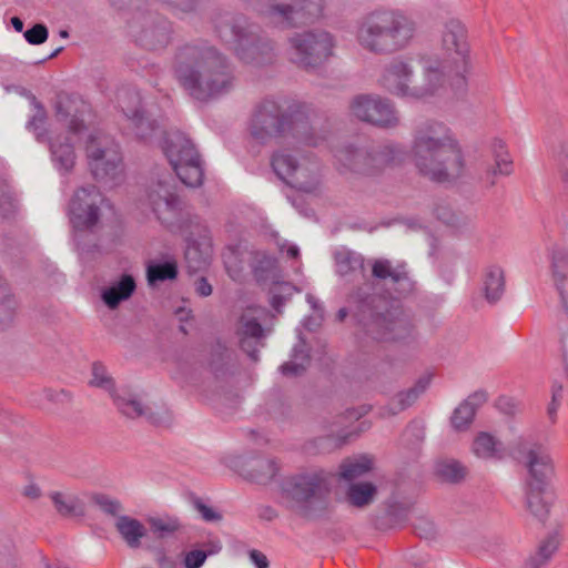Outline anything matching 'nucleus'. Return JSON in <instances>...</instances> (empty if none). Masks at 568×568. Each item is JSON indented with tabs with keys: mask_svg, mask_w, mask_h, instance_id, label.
I'll use <instances>...</instances> for the list:
<instances>
[{
	"mask_svg": "<svg viewBox=\"0 0 568 568\" xmlns=\"http://www.w3.org/2000/svg\"><path fill=\"white\" fill-rule=\"evenodd\" d=\"M278 466L275 459L255 457L244 464L243 476L256 484H267L277 474Z\"/></svg>",
	"mask_w": 568,
	"mask_h": 568,
	"instance_id": "obj_30",
	"label": "nucleus"
},
{
	"mask_svg": "<svg viewBox=\"0 0 568 568\" xmlns=\"http://www.w3.org/2000/svg\"><path fill=\"white\" fill-rule=\"evenodd\" d=\"M148 521L152 532L160 538H164L174 534L181 527L180 521L176 518L171 517H151Z\"/></svg>",
	"mask_w": 568,
	"mask_h": 568,
	"instance_id": "obj_53",
	"label": "nucleus"
},
{
	"mask_svg": "<svg viewBox=\"0 0 568 568\" xmlns=\"http://www.w3.org/2000/svg\"><path fill=\"white\" fill-rule=\"evenodd\" d=\"M333 476L325 470L302 473L287 478L282 485L286 507L306 520L325 517L332 507Z\"/></svg>",
	"mask_w": 568,
	"mask_h": 568,
	"instance_id": "obj_8",
	"label": "nucleus"
},
{
	"mask_svg": "<svg viewBox=\"0 0 568 568\" xmlns=\"http://www.w3.org/2000/svg\"><path fill=\"white\" fill-rule=\"evenodd\" d=\"M128 27L136 43L146 50H162L171 41V22L155 12L134 11Z\"/></svg>",
	"mask_w": 568,
	"mask_h": 568,
	"instance_id": "obj_15",
	"label": "nucleus"
},
{
	"mask_svg": "<svg viewBox=\"0 0 568 568\" xmlns=\"http://www.w3.org/2000/svg\"><path fill=\"white\" fill-rule=\"evenodd\" d=\"M557 160L565 187L568 190V143L560 142L557 149Z\"/></svg>",
	"mask_w": 568,
	"mask_h": 568,
	"instance_id": "obj_60",
	"label": "nucleus"
},
{
	"mask_svg": "<svg viewBox=\"0 0 568 568\" xmlns=\"http://www.w3.org/2000/svg\"><path fill=\"white\" fill-rule=\"evenodd\" d=\"M336 273L342 277H354L357 274L364 276L365 258L355 251L341 248L334 253Z\"/></svg>",
	"mask_w": 568,
	"mask_h": 568,
	"instance_id": "obj_32",
	"label": "nucleus"
},
{
	"mask_svg": "<svg viewBox=\"0 0 568 568\" xmlns=\"http://www.w3.org/2000/svg\"><path fill=\"white\" fill-rule=\"evenodd\" d=\"M442 49L448 60L444 61L449 71L462 74L466 71L469 59L468 31L466 26L456 18L445 21L442 30Z\"/></svg>",
	"mask_w": 568,
	"mask_h": 568,
	"instance_id": "obj_20",
	"label": "nucleus"
},
{
	"mask_svg": "<svg viewBox=\"0 0 568 568\" xmlns=\"http://www.w3.org/2000/svg\"><path fill=\"white\" fill-rule=\"evenodd\" d=\"M410 155L418 172L430 181L452 183L464 175L466 163L462 145L442 121L427 119L415 126Z\"/></svg>",
	"mask_w": 568,
	"mask_h": 568,
	"instance_id": "obj_2",
	"label": "nucleus"
},
{
	"mask_svg": "<svg viewBox=\"0 0 568 568\" xmlns=\"http://www.w3.org/2000/svg\"><path fill=\"white\" fill-rule=\"evenodd\" d=\"M487 400V393L485 390H476L469 395L458 407L455 408L450 417V423L454 429L462 432L469 428L471 425L477 408Z\"/></svg>",
	"mask_w": 568,
	"mask_h": 568,
	"instance_id": "obj_28",
	"label": "nucleus"
},
{
	"mask_svg": "<svg viewBox=\"0 0 568 568\" xmlns=\"http://www.w3.org/2000/svg\"><path fill=\"white\" fill-rule=\"evenodd\" d=\"M263 19L282 29L298 28L320 17L311 0H245Z\"/></svg>",
	"mask_w": 568,
	"mask_h": 568,
	"instance_id": "obj_12",
	"label": "nucleus"
},
{
	"mask_svg": "<svg viewBox=\"0 0 568 568\" xmlns=\"http://www.w3.org/2000/svg\"><path fill=\"white\" fill-rule=\"evenodd\" d=\"M414 529L420 538L430 539L436 535L434 523L427 518H418L414 524Z\"/></svg>",
	"mask_w": 568,
	"mask_h": 568,
	"instance_id": "obj_61",
	"label": "nucleus"
},
{
	"mask_svg": "<svg viewBox=\"0 0 568 568\" xmlns=\"http://www.w3.org/2000/svg\"><path fill=\"white\" fill-rule=\"evenodd\" d=\"M286 183L297 190L311 193L320 184V165L317 162L298 163Z\"/></svg>",
	"mask_w": 568,
	"mask_h": 568,
	"instance_id": "obj_31",
	"label": "nucleus"
},
{
	"mask_svg": "<svg viewBox=\"0 0 568 568\" xmlns=\"http://www.w3.org/2000/svg\"><path fill=\"white\" fill-rule=\"evenodd\" d=\"M135 288L134 277L130 274H122L119 281L102 291L101 300L110 310H115L123 301L133 295Z\"/></svg>",
	"mask_w": 568,
	"mask_h": 568,
	"instance_id": "obj_29",
	"label": "nucleus"
},
{
	"mask_svg": "<svg viewBox=\"0 0 568 568\" xmlns=\"http://www.w3.org/2000/svg\"><path fill=\"white\" fill-rule=\"evenodd\" d=\"M425 438V428L418 423H410L402 434V445L409 449L416 450L419 448Z\"/></svg>",
	"mask_w": 568,
	"mask_h": 568,
	"instance_id": "obj_51",
	"label": "nucleus"
},
{
	"mask_svg": "<svg viewBox=\"0 0 568 568\" xmlns=\"http://www.w3.org/2000/svg\"><path fill=\"white\" fill-rule=\"evenodd\" d=\"M377 493L374 484L362 481L351 484L347 490V500L355 507H365L373 503Z\"/></svg>",
	"mask_w": 568,
	"mask_h": 568,
	"instance_id": "obj_44",
	"label": "nucleus"
},
{
	"mask_svg": "<svg viewBox=\"0 0 568 568\" xmlns=\"http://www.w3.org/2000/svg\"><path fill=\"white\" fill-rule=\"evenodd\" d=\"M414 71L415 63L412 59H393L384 67L378 83L388 93L398 98H407Z\"/></svg>",
	"mask_w": 568,
	"mask_h": 568,
	"instance_id": "obj_23",
	"label": "nucleus"
},
{
	"mask_svg": "<svg viewBox=\"0 0 568 568\" xmlns=\"http://www.w3.org/2000/svg\"><path fill=\"white\" fill-rule=\"evenodd\" d=\"M505 292V273L501 267L489 266L484 280V294L489 304H496L500 301Z\"/></svg>",
	"mask_w": 568,
	"mask_h": 568,
	"instance_id": "obj_38",
	"label": "nucleus"
},
{
	"mask_svg": "<svg viewBox=\"0 0 568 568\" xmlns=\"http://www.w3.org/2000/svg\"><path fill=\"white\" fill-rule=\"evenodd\" d=\"M415 32V21L404 11L379 8L359 19L355 38L364 51L375 55H390L405 50Z\"/></svg>",
	"mask_w": 568,
	"mask_h": 568,
	"instance_id": "obj_5",
	"label": "nucleus"
},
{
	"mask_svg": "<svg viewBox=\"0 0 568 568\" xmlns=\"http://www.w3.org/2000/svg\"><path fill=\"white\" fill-rule=\"evenodd\" d=\"M310 363V354L305 348V343L301 341L294 346L292 359L281 365L280 369L285 376H298Z\"/></svg>",
	"mask_w": 568,
	"mask_h": 568,
	"instance_id": "obj_43",
	"label": "nucleus"
},
{
	"mask_svg": "<svg viewBox=\"0 0 568 568\" xmlns=\"http://www.w3.org/2000/svg\"><path fill=\"white\" fill-rule=\"evenodd\" d=\"M547 487H527V508L539 521H545L549 514V503L545 499Z\"/></svg>",
	"mask_w": 568,
	"mask_h": 568,
	"instance_id": "obj_42",
	"label": "nucleus"
},
{
	"mask_svg": "<svg viewBox=\"0 0 568 568\" xmlns=\"http://www.w3.org/2000/svg\"><path fill=\"white\" fill-rule=\"evenodd\" d=\"M113 403L121 415L129 419L144 418L154 426L170 425L172 415L168 409L156 412L136 392L128 388H121L116 394H112Z\"/></svg>",
	"mask_w": 568,
	"mask_h": 568,
	"instance_id": "obj_21",
	"label": "nucleus"
},
{
	"mask_svg": "<svg viewBox=\"0 0 568 568\" xmlns=\"http://www.w3.org/2000/svg\"><path fill=\"white\" fill-rule=\"evenodd\" d=\"M230 354L226 351H217L212 354L210 361L211 372L216 378L224 377L229 372Z\"/></svg>",
	"mask_w": 568,
	"mask_h": 568,
	"instance_id": "obj_57",
	"label": "nucleus"
},
{
	"mask_svg": "<svg viewBox=\"0 0 568 568\" xmlns=\"http://www.w3.org/2000/svg\"><path fill=\"white\" fill-rule=\"evenodd\" d=\"M104 196L95 185L81 186L75 190L69 202V216L73 229L80 232L85 229L99 227L101 206Z\"/></svg>",
	"mask_w": 568,
	"mask_h": 568,
	"instance_id": "obj_19",
	"label": "nucleus"
},
{
	"mask_svg": "<svg viewBox=\"0 0 568 568\" xmlns=\"http://www.w3.org/2000/svg\"><path fill=\"white\" fill-rule=\"evenodd\" d=\"M176 276L178 265L173 261L152 263L149 264L146 268V278L150 285H154L158 282L174 280Z\"/></svg>",
	"mask_w": 568,
	"mask_h": 568,
	"instance_id": "obj_46",
	"label": "nucleus"
},
{
	"mask_svg": "<svg viewBox=\"0 0 568 568\" xmlns=\"http://www.w3.org/2000/svg\"><path fill=\"white\" fill-rule=\"evenodd\" d=\"M351 314L364 333L376 342L407 343L414 339L415 325L402 308L390 306L389 298L374 292L371 283L352 290L347 297V307L337 312L343 321Z\"/></svg>",
	"mask_w": 568,
	"mask_h": 568,
	"instance_id": "obj_3",
	"label": "nucleus"
},
{
	"mask_svg": "<svg viewBox=\"0 0 568 568\" xmlns=\"http://www.w3.org/2000/svg\"><path fill=\"white\" fill-rule=\"evenodd\" d=\"M55 511L62 517L84 516V503L74 494L52 491L49 495Z\"/></svg>",
	"mask_w": 568,
	"mask_h": 568,
	"instance_id": "obj_36",
	"label": "nucleus"
},
{
	"mask_svg": "<svg viewBox=\"0 0 568 568\" xmlns=\"http://www.w3.org/2000/svg\"><path fill=\"white\" fill-rule=\"evenodd\" d=\"M22 94H24L29 99L34 110L33 115L27 122V129L36 134V139L39 142H43L48 134L47 129L44 128V124L48 119L47 110L42 102H40L37 99V97L30 91L23 89Z\"/></svg>",
	"mask_w": 568,
	"mask_h": 568,
	"instance_id": "obj_39",
	"label": "nucleus"
},
{
	"mask_svg": "<svg viewBox=\"0 0 568 568\" xmlns=\"http://www.w3.org/2000/svg\"><path fill=\"white\" fill-rule=\"evenodd\" d=\"M429 384L430 376L419 377L412 387L400 390L390 397L387 404L382 407L381 415L383 417H390L412 407L420 395L426 392Z\"/></svg>",
	"mask_w": 568,
	"mask_h": 568,
	"instance_id": "obj_26",
	"label": "nucleus"
},
{
	"mask_svg": "<svg viewBox=\"0 0 568 568\" xmlns=\"http://www.w3.org/2000/svg\"><path fill=\"white\" fill-rule=\"evenodd\" d=\"M449 73V67L438 59L422 58L415 64V71L409 85L407 99L424 100L436 95L444 87Z\"/></svg>",
	"mask_w": 568,
	"mask_h": 568,
	"instance_id": "obj_18",
	"label": "nucleus"
},
{
	"mask_svg": "<svg viewBox=\"0 0 568 568\" xmlns=\"http://www.w3.org/2000/svg\"><path fill=\"white\" fill-rule=\"evenodd\" d=\"M90 170L95 180L115 182L122 173L120 146L114 140L102 132L89 135L85 145Z\"/></svg>",
	"mask_w": 568,
	"mask_h": 568,
	"instance_id": "obj_13",
	"label": "nucleus"
},
{
	"mask_svg": "<svg viewBox=\"0 0 568 568\" xmlns=\"http://www.w3.org/2000/svg\"><path fill=\"white\" fill-rule=\"evenodd\" d=\"M336 45V37L325 29L303 30L287 38L286 54L297 69L315 73L335 55Z\"/></svg>",
	"mask_w": 568,
	"mask_h": 568,
	"instance_id": "obj_9",
	"label": "nucleus"
},
{
	"mask_svg": "<svg viewBox=\"0 0 568 568\" xmlns=\"http://www.w3.org/2000/svg\"><path fill=\"white\" fill-rule=\"evenodd\" d=\"M16 211V202L6 180L0 178V219L10 217Z\"/></svg>",
	"mask_w": 568,
	"mask_h": 568,
	"instance_id": "obj_54",
	"label": "nucleus"
},
{
	"mask_svg": "<svg viewBox=\"0 0 568 568\" xmlns=\"http://www.w3.org/2000/svg\"><path fill=\"white\" fill-rule=\"evenodd\" d=\"M248 558L256 568H268L270 561L267 557L260 550L252 549L248 551Z\"/></svg>",
	"mask_w": 568,
	"mask_h": 568,
	"instance_id": "obj_64",
	"label": "nucleus"
},
{
	"mask_svg": "<svg viewBox=\"0 0 568 568\" xmlns=\"http://www.w3.org/2000/svg\"><path fill=\"white\" fill-rule=\"evenodd\" d=\"M92 501L100 507V509L113 517L121 516L122 505L119 500L113 499L104 494H95L92 496Z\"/></svg>",
	"mask_w": 568,
	"mask_h": 568,
	"instance_id": "obj_56",
	"label": "nucleus"
},
{
	"mask_svg": "<svg viewBox=\"0 0 568 568\" xmlns=\"http://www.w3.org/2000/svg\"><path fill=\"white\" fill-rule=\"evenodd\" d=\"M351 114L379 129H395L400 123L398 110L388 98L378 94H357L349 102Z\"/></svg>",
	"mask_w": 568,
	"mask_h": 568,
	"instance_id": "obj_16",
	"label": "nucleus"
},
{
	"mask_svg": "<svg viewBox=\"0 0 568 568\" xmlns=\"http://www.w3.org/2000/svg\"><path fill=\"white\" fill-rule=\"evenodd\" d=\"M148 200L159 221L171 230H182L193 222L185 202L176 193L175 178L166 170L152 178Z\"/></svg>",
	"mask_w": 568,
	"mask_h": 568,
	"instance_id": "obj_10",
	"label": "nucleus"
},
{
	"mask_svg": "<svg viewBox=\"0 0 568 568\" xmlns=\"http://www.w3.org/2000/svg\"><path fill=\"white\" fill-rule=\"evenodd\" d=\"M495 165L487 170V178H491L490 184H495V176L510 175L513 173V160L509 154L494 156Z\"/></svg>",
	"mask_w": 568,
	"mask_h": 568,
	"instance_id": "obj_55",
	"label": "nucleus"
},
{
	"mask_svg": "<svg viewBox=\"0 0 568 568\" xmlns=\"http://www.w3.org/2000/svg\"><path fill=\"white\" fill-rule=\"evenodd\" d=\"M193 507L199 511L203 520L209 523H217L222 520V515L213 507L206 505L202 499L196 498L192 501Z\"/></svg>",
	"mask_w": 568,
	"mask_h": 568,
	"instance_id": "obj_59",
	"label": "nucleus"
},
{
	"mask_svg": "<svg viewBox=\"0 0 568 568\" xmlns=\"http://www.w3.org/2000/svg\"><path fill=\"white\" fill-rule=\"evenodd\" d=\"M298 288L290 282L281 278L277 283L270 285V304L277 312L282 313V306L288 301Z\"/></svg>",
	"mask_w": 568,
	"mask_h": 568,
	"instance_id": "obj_45",
	"label": "nucleus"
},
{
	"mask_svg": "<svg viewBox=\"0 0 568 568\" xmlns=\"http://www.w3.org/2000/svg\"><path fill=\"white\" fill-rule=\"evenodd\" d=\"M159 141L180 181L187 187L200 186L204 173L200 154L192 141L180 131L166 132Z\"/></svg>",
	"mask_w": 568,
	"mask_h": 568,
	"instance_id": "obj_11",
	"label": "nucleus"
},
{
	"mask_svg": "<svg viewBox=\"0 0 568 568\" xmlns=\"http://www.w3.org/2000/svg\"><path fill=\"white\" fill-rule=\"evenodd\" d=\"M271 164L275 174L286 183L298 162L291 153L281 151L272 156Z\"/></svg>",
	"mask_w": 568,
	"mask_h": 568,
	"instance_id": "obj_48",
	"label": "nucleus"
},
{
	"mask_svg": "<svg viewBox=\"0 0 568 568\" xmlns=\"http://www.w3.org/2000/svg\"><path fill=\"white\" fill-rule=\"evenodd\" d=\"M98 227L85 229L80 232L79 229H73V241L77 250L81 254H93L99 252V239L97 236Z\"/></svg>",
	"mask_w": 568,
	"mask_h": 568,
	"instance_id": "obj_47",
	"label": "nucleus"
},
{
	"mask_svg": "<svg viewBox=\"0 0 568 568\" xmlns=\"http://www.w3.org/2000/svg\"><path fill=\"white\" fill-rule=\"evenodd\" d=\"M236 335L240 348L254 362L258 361L260 349L265 346L266 331L252 315L242 314Z\"/></svg>",
	"mask_w": 568,
	"mask_h": 568,
	"instance_id": "obj_25",
	"label": "nucleus"
},
{
	"mask_svg": "<svg viewBox=\"0 0 568 568\" xmlns=\"http://www.w3.org/2000/svg\"><path fill=\"white\" fill-rule=\"evenodd\" d=\"M436 216L444 224L456 230H463L470 225L471 217L462 212L454 211L452 207L440 205L436 209Z\"/></svg>",
	"mask_w": 568,
	"mask_h": 568,
	"instance_id": "obj_49",
	"label": "nucleus"
},
{
	"mask_svg": "<svg viewBox=\"0 0 568 568\" xmlns=\"http://www.w3.org/2000/svg\"><path fill=\"white\" fill-rule=\"evenodd\" d=\"M90 385L105 389L111 396L119 390L114 388L113 378L108 374L106 368L101 363H93Z\"/></svg>",
	"mask_w": 568,
	"mask_h": 568,
	"instance_id": "obj_52",
	"label": "nucleus"
},
{
	"mask_svg": "<svg viewBox=\"0 0 568 568\" xmlns=\"http://www.w3.org/2000/svg\"><path fill=\"white\" fill-rule=\"evenodd\" d=\"M173 70L181 88L199 102L219 99L235 87L232 62L205 40L180 45L174 55Z\"/></svg>",
	"mask_w": 568,
	"mask_h": 568,
	"instance_id": "obj_1",
	"label": "nucleus"
},
{
	"mask_svg": "<svg viewBox=\"0 0 568 568\" xmlns=\"http://www.w3.org/2000/svg\"><path fill=\"white\" fill-rule=\"evenodd\" d=\"M471 450L481 459L500 460L505 456L503 443L487 432L477 434L473 442Z\"/></svg>",
	"mask_w": 568,
	"mask_h": 568,
	"instance_id": "obj_34",
	"label": "nucleus"
},
{
	"mask_svg": "<svg viewBox=\"0 0 568 568\" xmlns=\"http://www.w3.org/2000/svg\"><path fill=\"white\" fill-rule=\"evenodd\" d=\"M250 266L255 281L262 285H271L283 278L277 260L263 251H255L251 254Z\"/></svg>",
	"mask_w": 568,
	"mask_h": 568,
	"instance_id": "obj_27",
	"label": "nucleus"
},
{
	"mask_svg": "<svg viewBox=\"0 0 568 568\" xmlns=\"http://www.w3.org/2000/svg\"><path fill=\"white\" fill-rule=\"evenodd\" d=\"M214 27L223 41L234 45L235 55L243 63L260 67L274 61L276 51L273 40L244 16L229 12L219 14Z\"/></svg>",
	"mask_w": 568,
	"mask_h": 568,
	"instance_id": "obj_7",
	"label": "nucleus"
},
{
	"mask_svg": "<svg viewBox=\"0 0 568 568\" xmlns=\"http://www.w3.org/2000/svg\"><path fill=\"white\" fill-rule=\"evenodd\" d=\"M114 526L125 544L133 549L139 548L142 538L146 536L144 525L130 516H118Z\"/></svg>",
	"mask_w": 568,
	"mask_h": 568,
	"instance_id": "obj_33",
	"label": "nucleus"
},
{
	"mask_svg": "<svg viewBox=\"0 0 568 568\" xmlns=\"http://www.w3.org/2000/svg\"><path fill=\"white\" fill-rule=\"evenodd\" d=\"M371 267L372 277L389 286L398 296L405 297L415 292L416 281L412 277L406 262L379 257L372 260Z\"/></svg>",
	"mask_w": 568,
	"mask_h": 568,
	"instance_id": "obj_22",
	"label": "nucleus"
},
{
	"mask_svg": "<svg viewBox=\"0 0 568 568\" xmlns=\"http://www.w3.org/2000/svg\"><path fill=\"white\" fill-rule=\"evenodd\" d=\"M23 37L28 43L39 45L48 40L49 31L43 23H36L23 33Z\"/></svg>",
	"mask_w": 568,
	"mask_h": 568,
	"instance_id": "obj_58",
	"label": "nucleus"
},
{
	"mask_svg": "<svg viewBox=\"0 0 568 568\" xmlns=\"http://www.w3.org/2000/svg\"><path fill=\"white\" fill-rule=\"evenodd\" d=\"M52 161L64 172L72 170L75 163V152L68 136H58L50 141Z\"/></svg>",
	"mask_w": 568,
	"mask_h": 568,
	"instance_id": "obj_35",
	"label": "nucleus"
},
{
	"mask_svg": "<svg viewBox=\"0 0 568 568\" xmlns=\"http://www.w3.org/2000/svg\"><path fill=\"white\" fill-rule=\"evenodd\" d=\"M372 459L367 456H362L355 460L344 462L339 466V475L346 480H353L372 469Z\"/></svg>",
	"mask_w": 568,
	"mask_h": 568,
	"instance_id": "obj_50",
	"label": "nucleus"
},
{
	"mask_svg": "<svg viewBox=\"0 0 568 568\" xmlns=\"http://www.w3.org/2000/svg\"><path fill=\"white\" fill-rule=\"evenodd\" d=\"M210 258L211 250L209 245L201 247V244L194 241V239L190 237L187 240L185 261L190 272H196L205 268L210 264Z\"/></svg>",
	"mask_w": 568,
	"mask_h": 568,
	"instance_id": "obj_40",
	"label": "nucleus"
},
{
	"mask_svg": "<svg viewBox=\"0 0 568 568\" xmlns=\"http://www.w3.org/2000/svg\"><path fill=\"white\" fill-rule=\"evenodd\" d=\"M559 539L556 532L549 535L538 546L537 552L530 556L525 567L526 568H541L550 560L555 551L558 549Z\"/></svg>",
	"mask_w": 568,
	"mask_h": 568,
	"instance_id": "obj_41",
	"label": "nucleus"
},
{
	"mask_svg": "<svg viewBox=\"0 0 568 568\" xmlns=\"http://www.w3.org/2000/svg\"><path fill=\"white\" fill-rule=\"evenodd\" d=\"M510 454L527 469V487L548 486L554 466L550 455L541 444L520 437L511 445Z\"/></svg>",
	"mask_w": 568,
	"mask_h": 568,
	"instance_id": "obj_14",
	"label": "nucleus"
},
{
	"mask_svg": "<svg viewBox=\"0 0 568 568\" xmlns=\"http://www.w3.org/2000/svg\"><path fill=\"white\" fill-rule=\"evenodd\" d=\"M335 158L341 174L376 179L386 170L399 165L405 158L403 146L393 141L348 143L341 146Z\"/></svg>",
	"mask_w": 568,
	"mask_h": 568,
	"instance_id": "obj_6",
	"label": "nucleus"
},
{
	"mask_svg": "<svg viewBox=\"0 0 568 568\" xmlns=\"http://www.w3.org/2000/svg\"><path fill=\"white\" fill-rule=\"evenodd\" d=\"M118 103L124 115L130 121V128L140 141L152 143L166 133L162 126L149 115L141 106V97L133 89L121 90L118 93Z\"/></svg>",
	"mask_w": 568,
	"mask_h": 568,
	"instance_id": "obj_17",
	"label": "nucleus"
},
{
	"mask_svg": "<svg viewBox=\"0 0 568 568\" xmlns=\"http://www.w3.org/2000/svg\"><path fill=\"white\" fill-rule=\"evenodd\" d=\"M468 474L467 467L454 458H440L435 463L436 477L445 483L459 484Z\"/></svg>",
	"mask_w": 568,
	"mask_h": 568,
	"instance_id": "obj_37",
	"label": "nucleus"
},
{
	"mask_svg": "<svg viewBox=\"0 0 568 568\" xmlns=\"http://www.w3.org/2000/svg\"><path fill=\"white\" fill-rule=\"evenodd\" d=\"M206 560V554L202 549H193L185 554L183 565L185 568H201Z\"/></svg>",
	"mask_w": 568,
	"mask_h": 568,
	"instance_id": "obj_62",
	"label": "nucleus"
},
{
	"mask_svg": "<svg viewBox=\"0 0 568 568\" xmlns=\"http://www.w3.org/2000/svg\"><path fill=\"white\" fill-rule=\"evenodd\" d=\"M314 108L303 101L280 103L265 99L255 105L248 122L250 135L265 144L274 139L292 138L308 146H317L323 140L313 121Z\"/></svg>",
	"mask_w": 568,
	"mask_h": 568,
	"instance_id": "obj_4",
	"label": "nucleus"
},
{
	"mask_svg": "<svg viewBox=\"0 0 568 568\" xmlns=\"http://www.w3.org/2000/svg\"><path fill=\"white\" fill-rule=\"evenodd\" d=\"M44 397L52 403L63 404L72 399L71 394L65 389L47 388L43 390Z\"/></svg>",
	"mask_w": 568,
	"mask_h": 568,
	"instance_id": "obj_63",
	"label": "nucleus"
},
{
	"mask_svg": "<svg viewBox=\"0 0 568 568\" xmlns=\"http://www.w3.org/2000/svg\"><path fill=\"white\" fill-rule=\"evenodd\" d=\"M53 109L57 120L68 123L70 132L78 134L85 129L83 113L88 105L79 95L64 91L57 93Z\"/></svg>",
	"mask_w": 568,
	"mask_h": 568,
	"instance_id": "obj_24",
	"label": "nucleus"
}]
</instances>
